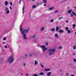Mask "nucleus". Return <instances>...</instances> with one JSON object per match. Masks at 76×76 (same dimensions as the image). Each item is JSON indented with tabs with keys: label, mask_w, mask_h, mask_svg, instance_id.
Wrapping results in <instances>:
<instances>
[{
	"label": "nucleus",
	"mask_w": 76,
	"mask_h": 76,
	"mask_svg": "<svg viewBox=\"0 0 76 76\" xmlns=\"http://www.w3.org/2000/svg\"><path fill=\"white\" fill-rule=\"evenodd\" d=\"M8 61H9L10 63H13V61H14V59L13 58V57L12 56H10L8 58Z\"/></svg>",
	"instance_id": "nucleus-1"
},
{
	"label": "nucleus",
	"mask_w": 76,
	"mask_h": 76,
	"mask_svg": "<svg viewBox=\"0 0 76 76\" xmlns=\"http://www.w3.org/2000/svg\"><path fill=\"white\" fill-rule=\"evenodd\" d=\"M26 31V30L24 29L21 33V35H23V39H27V37L26 36V34L25 33Z\"/></svg>",
	"instance_id": "nucleus-2"
},
{
	"label": "nucleus",
	"mask_w": 76,
	"mask_h": 76,
	"mask_svg": "<svg viewBox=\"0 0 76 76\" xmlns=\"http://www.w3.org/2000/svg\"><path fill=\"white\" fill-rule=\"evenodd\" d=\"M55 51V50L54 49H50L48 51H50L49 53V55L51 56V55H52V54H53L54 53V51Z\"/></svg>",
	"instance_id": "nucleus-3"
},
{
	"label": "nucleus",
	"mask_w": 76,
	"mask_h": 76,
	"mask_svg": "<svg viewBox=\"0 0 76 76\" xmlns=\"http://www.w3.org/2000/svg\"><path fill=\"white\" fill-rule=\"evenodd\" d=\"M28 57V55H23V58H27Z\"/></svg>",
	"instance_id": "nucleus-4"
},
{
	"label": "nucleus",
	"mask_w": 76,
	"mask_h": 76,
	"mask_svg": "<svg viewBox=\"0 0 76 76\" xmlns=\"http://www.w3.org/2000/svg\"><path fill=\"white\" fill-rule=\"evenodd\" d=\"M51 72H49L48 73H47V75L48 76H50L51 75Z\"/></svg>",
	"instance_id": "nucleus-5"
},
{
	"label": "nucleus",
	"mask_w": 76,
	"mask_h": 76,
	"mask_svg": "<svg viewBox=\"0 0 76 76\" xmlns=\"http://www.w3.org/2000/svg\"><path fill=\"white\" fill-rule=\"evenodd\" d=\"M59 32H60V33H62L64 32V31L63 30H60Z\"/></svg>",
	"instance_id": "nucleus-6"
},
{
	"label": "nucleus",
	"mask_w": 76,
	"mask_h": 76,
	"mask_svg": "<svg viewBox=\"0 0 76 76\" xmlns=\"http://www.w3.org/2000/svg\"><path fill=\"white\" fill-rule=\"evenodd\" d=\"M72 12V10H69L67 12V13H71Z\"/></svg>",
	"instance_id": "nucleus-7"
},
{
	"label": "nucleus",
	"mask_w": 76,
	"mask_h": 76,
	"mask_svg": "<svg viewBox=\"0 0 76 76\" xmlns=\"http://www.w3.org/2000/svg\"><path fill=\"white\" fill-rule=\"evenodd\" d=\"M34 62V65H36L37 64H38V62H37V61H35Z\"/></svg>",
	"instance_id": "nucleus-8"
},
{
	"label": "nucleus",
	"mask_w": 76,
	"mask_h": 76,
	"mask_svg": "<svg viewBox=\"0 0 76 76\" xmlns=\"http://www.w3.org/2000/svg\"><path fill=\"white\" fill-rule=\"evenodd\" d=\"M50 70V69H45V70L46 72H47L48 71H49V70Z\"/></svg>",
	"instance_id": "nucleus-9"
},
{
	"label": "nucleus",
	"mask_w": 76,
	"mask_h": 76,
	"mask_svg": "<svg viewBox=\"0 0 76 76\" xmlns=\"http://www.w3.org/2000/svg\"><path fill=\"white\" fill-rule=\"evenodd\" d=\"M7 4H8V2H7V1H6L5 3V6H7Z\"/></svg>",
	"instance_id": "nucleus-10"
},
{
	"label": "nucleus",
	"mask_w": 76,
	"mask_h": 76,
	"mask_svg": "<svg viewBox=\"0 0 76 76\" xmlns=\"http://www.w3.org/2000/svg\"><path fill=\"white\" fill-rule=\"evenodd\" d=\"M47 48H45V47L43 48V51H45L47 50Z\"/></svg>",
	"instance_id": "nucleus-11"
},
{
	"label": "nucleus",
	"mask_w": 76,
	"mask_h": 76,
	"mask_svg": "<svg viewBox=\"0 0 76 76\" xmlns=\"http://www.w3.org/2000/svg\"><path fill=\"white\" fill-rule=\"evenodd\" d=\"M53 8H54V7H52L49 8V10H53Z\"/></svg>",
	"instance_id": "nucleus-12"
},
{
	"label": "nucleus",
	"mask_w": 76,
	"mask_h": 76,
	"mask_svg": "<svg viewBox=\"0 0 76 76\" xmlns=\"http://www.w3.org/2000/svg\"><path fill=\"white\" fill-rule=\"evenodd\" d=\"M39 75H44V74L43 72H41L39 74Z\"/></svg>",
	"instance_id": "nucleus-13"
},
{
	"label": "nucleus",
	"mask_w": 76,
	"mask_h": 76,
	"mask_svg": "<svg viewBox=\"0 0 76 76\" xmlns=\"http://www.w3.org/2000/svg\"><path fill=\"white\" fill-rule=\"evenodd\" d=\"M36 5H33V9H34L36 7Z\"/></svg>",
	"instance_id": "nucleus-14"
},
{
	"label": "nucleus",
	"mask_w": 76,
	"mask_h": 76,
	"mask_svg": "<svg viewBox=\"0 0 76 76\" xmlns=\"http://www.w3.org/2000/svg\"><path fill=\"white\" fill-rule=\"evenodd\" d=\"M25 8V6H23V10H24V8Z\"/></svg>",
	"instance_id": "nucleus-15"
},
{
	"label": "nucleus",
	"mask_w": 76,
	"mask_h": 76,
	"mask_svg": "<svg viewBox=\"0 0 76 76\" xmlns=\"http://www.w3.org/2000/svg\"><path fill=\"white\" fill-rule=\"evenodd\" d=\"M67 32H68V33H71V32H72L70 31L69 30H68Z\"/></svg>",
	"instance_id": "nucleus-16"
},
{
	"label": "nucleus",
	"mask_w": 76,
	"mask_h": 76,
	"mask_svg": "<svg viewBox=\"0 0 76 76\" xmlns=\"http://www.w3.org/2000/svg\"><path fill=\"white\" fill-rule=\"evenodd\" d=\"M53 21H54V20L53 19H52L50 20V22H51V23H53Z\"/></svg>",
	"instance_id": "nucleus-17"
},
{
	"label": "nucleus",
	"mask_w": 76,
	"mask_h": 76,
	"mask_svg": "<svg viewBox=\"0 0 76 76\" xmlns=\"http://www.w3.org/2000/svg\"><path fill=\"white\" fill-rule=\"evenodd\" d=\"M44 29V27H43L42 28H41V29H40V31H43V30Z\"/></svg>",
	"instance_id": "nucleus-18"
},
{
	"label": "nucleus",
	"mask_w": 76,
	"mask_h": 76,
	"mask_svg": "<svg viewBox=\"0 0 76 76\" xmlns=\"http://www.w3.org/2000/svg\"><path fill=\"white\" fill-rule=\"evenodd\" d=\"M45 47V45L41 46V48H44Z\"/></svg>",
	"instance_id": "nucleus-19"
},
{
	"label": "nucleus",
	"mask_w": 76,
	"mask_h": 76,
	"mask_svg": "<svg viewBox=\"0 0 76 76\" xmlns=\"http://www.w3.org/2000/svg\"><path fill=\"white\" fill-rule=\"evenodd\" d=\"M43 1L44 3H46L47 2V0H43Z\"/></svg>",
	"instance_id": "nucleus-20"
},
{
	"label": "nucleus",
	"mask_w": 76,
	"mask_h": 76,
	"mask_svg": "<svg viewBox=\"0 0 76 76\" xmlns=\"http://www.w3.org/2000/svg\"><path fill=\"white\" fill-rule=\"evenodd\" d=\"M56 31H58V27L57 26L56 28Z\"/></svg>",
	"instance_id": "nucleus-21"
},
{
	"label": "nucleus",
	"mask_w": 76,
	"mask_h": 76,
	"mask_svg": "<svg viewBox=\"0 0 76 76\" xmlns=\"http://www.w3.org/2000/svg\"><path fill=\"white\" fill-rule=\"evenodd\" d=\"M8 13H9V10H7L6 12V14H7Z\"/></svg>",
	"instance_id": "nucleus-22"
},
{
	"label": "nucleus",
	"mask_w": 76,
	"mask_h": 76,
	"mask_svg": "<svg viewBox=\"0 0 76 76\" xmlns=\"http://www.w3.org/2000/svg\"><path fill=\"white\" fill-rule=\"evenodd\" d=\"M73 49L74 50H76V46H73Z\"/></svg>",
	"instance_id": "nucleus-23"
},
{
	"label": "nucleus",
	"mask_w": 76,
	"mask_h": 76,
	"mask_svg": "<svg viewBox=\"0 0 76 76\" xmlns=\"http://www.w3.org/2000/svg\"><path fill=\"white\" fill-rule=\"evenodd\" d=\"M55 30V28H52L51 30V31H54Z\"/></svg>",
	"instance_id": "nucleus-24"
},
{
	"label": "nucleus",
	"mask_w": 76,
	"mask_h": 76,
	"mask_svg": "<svg viewBox=\"0 0 76 76\" xmlns=\"http://www.w3.org/2000/svg\"><path fill=\"white\" fill-rule=\"evenodd\" d=\"M40 66L42 68H44V66L41 64H40Z\"/></svg>",
	"instance_id": "nucleus-25"
},
{
	"label": "nucleus",
	"mask_w": 76,
	"mask_h": 76,
	"mask_svg": "<svg viewBox=\"0 0 76 76\" xmlns=\"http://www.w3.org/2000/svg\"><path fill=\"white\" fill-rule=\"evenodd\" d=\"M55 36L56 37H58V34H55Z\"/></svg>",
	"instance_id": "nucleus-26"
},
{
	"label": "nucleus",
	"mask_w": 76,
	"mask_h": 76,
	"mask_svg": "<svg viewBox=\"0 0 76 76\" xmlns=\"http://www.w3.org/2000/svg\"><path fill=\"white\" fill-rule=\"evenodd\" d=\"M32 56V54L30 53L29 54V57H31V56Z\"/></svg>",
	"instance_id": "nucleus-27"
},
{
	"label": "nucleus",
	"mask_w": 76,
	"mask_h": 76,
	"mask_svg": "<svg viewBox=\"0 0 76 76\" xmlns=\"http://www.w3.org/2000/svg\"><path fill=\"white\" fill-rule=\"evenodd\" d=\"M73 28H75V24H73Z\"/></svg>",
	"instance_id": "nucleus-28"
},
{
	"label": "nucleus",
	"mask_w": 76,
	"mask_h": 76,
	"mask_svg": "<svg viewBox=\"0 0 76 76\" xmlns=\"http://www.w3.org/2000/svg\"><path fill=\"white\" fill-rule=\"evenodd\" d=\"M69 29V28L67 27H66V30L67 31V30H68Z\"/></svg>",
	"instance_id": "nucleus-29"
},
{
	"label": "nucleus",
	"mask_w": 76,
	"mask_h": 76,
	"mask_svg": "<svg viewBox=\"0 0 76 76\" xmlns=\"http://www.w3.org/2000/svg\"><path fill=\"white\" fill-rule=\"evenodd\" d=\"M62 48V47L61 46L60 47H58V49H61Z\"/></svg>",
	"instance_id": "nucleus-30"
},
{
	"label": "nucleus",
	"mask_w": 76,
	"mask_h": 76,
	"mask_svg": "<svg viewBox=\"0 0 76 76\" xmlns=\"http://www.w3.org/2000/svg\"><path fill=\"white\" fill-rule=\"evenodd\" d=\"M29 31V29H28L27 30H26V33H27L28 31Z\"/></svg>",
	"instance_id": "nucleus-31"
},
{
	"label": "nucleus",
	"mask_w": 76,
	"mask_h": 76,
	"mask_svg": "<svg viewBox=\"0 0 76 76\" xmlns=\"http://www.w3.org/2000/svg\"><path fill=\"white\" fill-rule=\"evenodd\" d=\"M22 28H20V31L21 32H22Z\"/></svg>",
	"instance_id": "nucleus-32"
},
{
	"label": "nucleus",
	"mask_w": 76,
	"mask_h": 76,
	"mask_svg": "<svg viewBox=\"0 0 76 76\" xmlns=\"http://www.w3.org/2000/svg\"><path fill=\"white\" fill-rule=\"evenodd\" d=\"M34 76H38V75L37 74H34Z\"/></svg>",
	"instance_id": "nucleus-33"
},
{
	"label": "nucleus",
	"mask_w": 76,
	"mask_h": 76,
	"mask_svg": "<svg viewBox=\"0 0 76 76\" xmlns=\"http://www.w3.org/2000/svg\"><path fill=\"white\" fill-rule=\"evenodd\" d=\"M10 4L11 6H12V2H10Z\"/></svg>",
	"instance_id": "nucleus-34"
},
{
	"label": "nucleus",
	"mask_w": 76,
	"mask_h": 76,
	"mask_svg": "<svg viewBox=\"0 0 76 76\" xmlns=\"http://www.w3.org/2000/svg\"><path fill=\"white\" fill-rule=\"evenodd\" d=\"M45 44L46 45H48V42H46L45 43Z\"/></svg>",
	"instance_id": "nucleus-35"
},
{
	"label": "nucleus",
	"mask_w": 76,
	"mask_h": 76,
	"mask_svg": "<svg viewBox=\"0 0 76 76\" xmlns=\"http://www.w3.org/2000/svg\"><path fill=\"white\" fill-rule=\"evenodd\" d=\"M4 40H6V38L5 37H4L3 39Z\"/></svg>",
	"instance_id": "nucleus-36"
},
{
	"label": "nucleus",
	"mask_w": 76,
	"mask_h": 76,
	"mask_svg": "<svg viewBox=\"0 0 76 76\" xmlns=\"http://www.w3.org/2000/svg\"><path fill=\"white\" fill-rule=\"evenodd\" d=\"M63 18V17H61L60 18H59V19H58V20H60V19H61Z\"/></svg>",
	"instance_id": "nucleus-37"
},
{
	"label": "nucleus",
	"mask_w": 76,
	"mask_h": 76,
	"mask_svg": "<svg viewBox=\"0 0 76 76\" xmlns=\"http://www.w3.org/2000/svg\"><path fill=\"white\" fill-rule=\"evenodd\" d=\"M74 62H76V60L75 59H74Z\"/></svg>",
	"instance_id": "nucleus-38"
},
{
	"label": "nucleus",
	"mask_w": 76,
	"mask_h": 76,
	"mask_svg": "<svg viewBox=\"0 0 76 76\" xmlns=\"http://www.w3.org/2000/svg\"><path fill=\"white\" fill-rule=\"evenodd\" d=\"M8 10V8H6V11H7V10Z\"/></svg>",
	"instance_id": "nucleus-39"
},
{
	"label": "nucleus",
	"mask_w": 76,
	"mask_h": 76,
	"mask_svg": "<svg viewBox=\"0 0 76 76\" xmlns=\"http://www.w3.org/2000/svg\"><path fill=\"white\" fill-rule=\"evenodd\" d=\"M58 12V11H55V13H57V12Z\"/></svg>",
	"instance_id": "nucleus-40"
},
{
	"label": "nucleus",
	"mask_w": 76,
	"mask_h": 76,
	"mask_svg": "<svg viewBox=\"0 0 76 76\" xmlns=\"http://www.w3.org/2000/svg\"><path fill=\"white\" fill-rule=\"evenodd\" d=\"M20 1H21V0H20L19 1V3H20Z\"/></svg>",
	"instance_id": "nucleus-41"
},
{
	"label": "nucleus",
	"mask_w": 76,
	"mask_h": 76,
	"mask_svg": "<svg viewBox=\"0 0 76 76\" xmlns=\"http://www.w3.org/2000/svg\"><path fill=\"white\" fill-rule=\"evenodd\" d=\"M71 16L72 17L73 16V15L72 14H71Z\"/></svg>",
	"instance_id": "nucleus-42"
},
{
	"label": "nucleus",
	"mask_w": 76,
	"mask_h": 76,
	"mask_svg": "<svg viewBox=\"0 0 76 76\" xmlns=\"http://www.w3.org/2000/svg\"><path fill=\"white\" fill-rule=\"evenodd\" d=\"M35 37V35H34V36H32V37L34 38V37Z\"/></svg>",
	"instance_id": "nucleus-43"
},
{
	"label": "nucleus",
	"mask_w": 76,
	"mask_h": 76,
	"mask_svg": "<svg viewBox=\"0 0 76 76\" xmlns=\"http://www.w3.org/2000/svg\"><path fill=\"white\" fill-rule=\"evenodd\" d=\"M5 48H7V46H5Z\"/></svg>",
	"instance_id": "nucleus-44"
},
{
	"label": "nucleus",
	"mask_w": 76,
	"mask_h": 76,
	"mask_svg": "<svg viewBox=\"0 0 76 76\" xmlns=\"http://www.w3.org/2000/svg\"><path fill=\"white\" fill-rule=\"evenodd\" d=\"M10 9L11 10H12V7H11V6H10Z\"/></svg>",
	"instance_id": "nucleus-45"
},
{
	"label": "nucleus",
	"mask_w": 76,
	"mask_h": 76,
	"mask_svg": "<svg viewBox=\"0 0 76 76\" xmlns=\"http://www.w3.org/2000/svg\"><path fill=\"white\" fill-rule=\"evenodd\" d=\"M45 4H44V6H45Z\"/></svg>",
	"instance_id": "nucleus-46"
},
{
	"label": "nucleus",
	"mask_w": 76,
	"mask_h": 76,
	"mask_svg": "<svg viewBox=\"0 0 76 76\" xmlns=\"http://www.w3.org/2000/svg\"><path fill=\"white\" fill-rule=\"evenodd\" d=\"M26 76H28V74H26Z\"/></svg>",
	"instance_id": "nucleus-47"
},
{
	"label": "nucleus",
	"mask_w": 76,
	"mask_h": 76,
	"mask_svg": "<svg viewBox=\"0 0 76 76\" xmlns=\"http://www.w3.org/2000/svg\"><path fill=\"white\" fill-rule=\"evenodd\" d=\"M68 22H69V21H68V20H66V22H67V23Z\"/></svg>",
	"instance_id": "nucleus-48"
},
{
	"label": "nucleus",
	"mask_w": 76,
	"mask_h": 76,
	"mask_svg": "<svg viewBox=\"0 0 76 76\" xmlns=\"http://www.w3.org/2000/svg\"><path fill=\"white\" fill-rule=\"evenodd\" d=\"M23 65L24 66H25V63H24Z\"/></svg>",
	"instance_id": "nucleus-49"
},
{
	"label": "nucleus",
	"mask_w": 76,
	"mask_h": 76,
	"mask_svg": "<svg viewBox=\"0 0 76 76\" xmlns=\"http://www.w3.org/2000/svg\"><path fill=\"white\" fill-rule=\"evenodd\" d=\"M71 76H74V75H71Z\"/></svg>",
	"instance_id": "nucleus-50"
},
{
	"label": "nucleus",
	"mask_w": 76,
	"mask_h": 76,
	"mask_svg": "<svg viewBox=\"0 0 76 76\" xmlns=\"http://www.w3.org/2000/svg\"><path fill=\"white\" fill-rule=\"evenodd\" d=\"M74 8H75V9H76V7H74Z\"/></svg>",
	"instance_id": "nucleus-51"
},
{
	"label": "nucleus",
	"mask_w": 76,
	"mask_h": 76,
	"mask_svg": "<svg viewBox=\"0 0 76 76\" xmlns=\"http://www.w3.org/2000/svg\"><path fill=\"white\" fill-rule=\"evenodd\" d=\"M73 54L74 55H75V53H73Z\"/></svg>",
	"instance_id": "nucleus-52"
},
{
	"label": "nucleus",
	"mask_w": 76,
	"mask_h": 76,
	"mask_svg": "<svg viewBox=\"0 0 76 76\" xmlns=\"http://www.w3.org/2000/svg\"><path fill=\"white\" fill-rule=\"evenodd\" d=\"M75 35H76V31L75 32Z\"/></svg>",
	"instance_id": "nucleus-53"
},
{
	"label": "nucleus",
	"mask_w": 76,
	"mask_h": 76,
	"mask_svg": "<svg viewBox=\"0 0 76 76\" xmlns=\"http://www.w3.org/2000/svg\"><path fill=\"white\" fill-rule=\"evenodd\" d=\"M33 1H35V0H32Z\"/></svg>",
	"instance_id": "nucleus-54"
},
{
	"label": "nucleus",
	"mask_w": 76,
	"mask_h": 76,
	"mask_svg": "<svg viewBox=\"0 0 76 76\" xmlns=\"http://www.w3.org/2000/svg\"><path fill=\"white\" fill-rule=\"evenodd\" d=\"M3 44H4V42H3Z\"/></svg>",
	"instance_id": "nucleus-55"
},
{
	"label": "nucleus",
	"mask_w": 76,
	"mask_h": 76,
	"mask_svg": "<svg viewBox=\"0 0 76 76\" xmlns=\"http://www.w3.org/2000/svg\"><path fill=\"white\" fill-rule=\"evenodd\" d=\"M30 16H31V15H30L29 16V18H30Z\"/></svg>",
	"instance_id": "nucleus-56"
},
{
	"label": "nucleus",
	"mask_w": 76,
	"mask_h": 76,
	"mask_svg": "<svg viewBox=\"0 0 76 76\" xmlns=\"http://www.w3.org/2000/svg\"><path fill=\"white\" fill-rule=\"evenodd\" d=\"M35 42H36V40L35 41Z\"/></svg>",
	"instance_id": "nucleus-57"
},
{
	"label": "nucleus",
	"mask_w": 76,
	"mask_h": 76,
	"mask_svg": "<svg viewBox=\"0 0 76 76\" xmlns=\"http://www.w3.org/2000/svg\"><path fill=\"white\" fill-rule=\"evenodd\" d=\"M66 75H67V74H66Z\"/></svg>",
	"instance_id": "nucleus-58"
},
{
	"label": "nucleus",
	"mask_w": 76,
	"mask_h": 76,
	"mask_svg": "<svg viewBox=\"0 0 76 76\" xmlns=\"http://www.w3.org/2000/svg\"><path fill=\"white\" fill-rule=\"evenodd\" d=\"M38 4V3H37V4Z\"/></svg>",
	"instance_id": "nucleus-59"
},
{
	"label": "nucleus",
	"mask_w": 76,
	"mask_h": 76,
	"mask_svg": "<svg viewBox=\"0 0 76 76\" xmlns=\"http://www.w3.org/2000/svg\"><path fill=\"white\" fill-rule=\"evenodd\" d=\"M21 75H22V74Z\"/></svg>",
	"instance_id": "nucleus-60"
}]
</instances>
